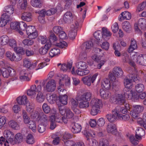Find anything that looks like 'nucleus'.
Wrapping results in <instances>:
<instances>
[{"label":"nucleus","mask_w":146,"mask_h":146,"mask_svg":"<svg viewBox=\"0 0 146 146\" xmlns=\"http://www.w3.org/2000/svg\"><path fill=\"white\" fill-rule=\"evenodd\" d=\"M70 83V78L67 75H64L61 76L60 78L59 81V86L58 88V92L60 93L61 92H63L65 90L64 89L65 84L66 86H69Z\"/></svg>","instance_id":"f257e3e1"},{"label":"nucleus","mask_w":146,"mask_h":146,"mask_svg":"<svg viewBox=\"0 0 146 146\" xmlns=\"http://www.w3.org/2000/svg\"><path fill=\"white\" fill-rule=\"evenodd\" d=\"M139 78L137 74H130L124 80V86L126 88L130 89L132 88V82H138Z\"/></svg>","instance_id":"f03ea898"},{"label":"nucleus","mask_w":146,"mask_h":146,"mask_svg":"<svg viewBox=\"0 0 146 146\" xmlns=\"http://www.w3.org/2000/svg\"><path fill=\"white\" fill-rule=\"evenodd\" d=\"M119 107H116L115 109L112 111L111 114H108L106 115V117L108 121L110 122H114L118 118V112L119 108Z\"/></svg>","instance_id":"7ed1b4c3"},{"label":"nucleus","mask_w":146,"mask_h":146,"mask_svg":"<svg viewBox=\"0 0 146 146\" xmlns=\"http://www.w3.org/2000/svg\"><path fill=\"white\" fill-rule=\"evenodd\" d=\"M78 26V23L77 21H76L74 24L71 25L70 30L68 34L69 37L71 39L73 40L74 39L76 36Z\"/></svg>","instance_id":"20e7f679"},{"label":"nucleus","mask_w":146,"mask_h":146,"mask_svg":"<svg viewBox=\"0 0 146 146\" xmlns=\"http://www.w3.org/2000/svg\"><path fill=\"white\" fill-rule=\"evenodd\" d=\"M56 88V82L53 79H51L46 83L44 88V89L47 92H54Z\"/></svg>","instance_id":"39448f33"},{"label":"nucleus","mask_w":146,"mask_h":146,"mask_svg":"<svg viewBox=\"0 0 146 146\" xmlns=\"http://www.w3.org/2000/svg\"><path fill=\"white\" fill-rule=\"evenodd\" d=\"M124 95L129 100L135 101L139 98V95L136 93L133 92L132 90H127L124 92Z\"/></svg>","instance_id":"423d86ee"},{"label":"nucleus","mask_w":146,"mask_h":146,"mask_svg":"<svg viewBox=\"0 0 146 146\" xmlns=\"http://www.w3.org/2000/svg\"><path fill=\"white\" fill-rule=\"evenodd\" d=\"M42 87L40 85L37 87L34 85L31 86L30 89L27 91V95L30 96H32L36 94V92H40L41 90Z\"/></svg>","instance_id":"0eeeda50"},{"label":"nucleus","mask_w":146,"mask_h":146,"mask_svg":"<svg viewBox=\"0 0 146 146\" xmlns=\"http://www.w3.org/2000/svg\"><path fill=\"white\" fill-rule=\"evenodd\" d=\"M74 16L71 12L67 11L64 14L63 19L65 23L69 24L73 21Z\"/></svg>","instance_id":"6e6552de"},{"label":"nucleus","mask_w":146,"mask_h":146,"mask_svg":"<svg viewBox=\"0 0 146 146\" xmlns=\"http://www.w3.org/2000/svg\"><path fill=\"white\" fill-rule=\"evenodd\" d=\"M29 74L27 70H22L19 72V78L22 81H29V78L28 77Z\"/></svg>","instance_id":"1a4fd4ad"},{"label":"nucleus","mask_w":146,"mask_h":146,"mask_svg":"<svg viewBox=\"0 0 146 146\" xmlns=\"http://www.w3.org/2000/svg\"><path fill=\"white\" fill-rule=\"evenodd\" d=\"M99 92L101 97L104 100L108 99L111 96V94L110 92L103 88L100 89Z\"/></svg>","instance_id":"9d476101"},{"label":"nucleus","mask_w":146,"mask_h":146,"mask_svg":"<svg viewBox=\"0 0 146 146\" xmlns=\"http://www.w3.org/2000/svg\"><path fill=\"white\" fill-rule=\"evenodd\" d=\"M111 35V33L107 28L103 27L102 29V38L104 40H109Z\"/></svg>","instance_id":"9b49d317"},{"label":"nucleus","mask_w":146,"mask_h":146,"mask_svg":"<svg viewBox=\"0 0 146 146\" xmlns=\"http://www.w3.org/2000/svg\"><path fill=\"white\" fill-rule=\"evenodd\" d=\"M102 105V100L98 99H93L91 101L90 106L100 109Z\"/></svg>","instance_id":"f8f14e48"},{"label":"nucleus","mask_w":146,"mask_h":146,"mask_svg":"<svg viewBox=\"0 0 146 146\" xmlns=\"http://www.w3.org/2000/svg\"><path fill=\"white\" fill-rule=\"evenodd\" d=\"M136 62L142 66H146V55L141 54L136 59Z\"/></svg>","instance_id":"ddd939ff"},{"label":"nucleus","mask_w":146,"mask_h":146,"mask_svg":"<svg viewBox=\"0 0 146 146\" xmlns=\"http://www.w3.org/2000/svg\"><path fill=\"white\" fill-rule=\"evenodd\" d=\"M93 45V43L91 41H88L84 43L82 46L83 51L85 52H88L92 47Z\"/></svg>","instance_id":"4468645a"},{"label":"nucleus","mask_w":146,"mask_h":146,"mask_svg":"<svg viewBox=\"0 0 146 146\" xmlns=\"http://www.w3.org/2000/svg\"><path fill=\"white\" fill-rule=\"evenodd\" d=\"M106 129L108 133L113 134H115L117 133L116 126L113 123L108 124L107 126Z\"/></svg>","instance_id":"2eb2a0df"},{"label":"nucleus","mask_w":146,"mask_h":146,"mask_svg":"<svg viewBox=\"0 0 146 146\" xmlns=\"http://www.w3.org/2000/svg\"><path fill=\"white\" fill-rule=\"evenodd\" d=\"M51 46V43L48 42L46 44L44 47L40 48L39 49V52L40 54L43 55L46 54Z\"/></svg>","instance_id":"dca6fc26"},{"label":"nucleus","mask_w":146,"mask_h":146,"mask_svg":"<svg viewBox=\"0 0 146 146\" xmlns=\"http://www.w3.org/2000/svg\"><path fill=\"white\" fill-rule=\"evenodd\" d=\"M21 18L24 21L28 22L31 21L32 20V15L29 12H24L21 15Z\"/></svg>","instance_id":"f3484780"},{"label":"nucleus","mask_w":146,"mask_h":146,"mask_svg":"<svg viewBox=\"0 0 146 146\" xmlns=\"http://www.w3.org/2000/svg\"><path fill=\"white\" fill-rule=\"evenodd\" d=\"M72 126L71 130L74 133H77L80 132L82 129L81 126L80 125L74 123L72 124Z\"/></svg>","instance_id":"a211bd4d"},{"label":"nucleus","mask_w":146,"mask_h":146,"mask_svg":"<svg viewBox=\"0 0 146 146\" xmlns=\"http://www.w3.org/2000/svg\"><path fill=\"white\" fill-rule=\"evenodd\" d=\"M23 138V136L21 133H17L15 136L14 140L13 138L12 141H11V144L13 145L15 144L21 143L22 141Z\"/></svg>","instance_id":"6ab92c4d"},{"label":"nucleus","mask_w":146,"mask_h":146,"mask_svg":"<svg viewBox=\"0 0 146 146\" xmlns=\"http://www.w3.org/2000/svg\"><path fill=\"white\" fill-rule=\"evenodd\" d=\"M112 72L117 77L122 76L123 74L122 69L120 67L117 66L113 68Z\"/></svg>","instance_id":"aec40b11"},{"label":"nucleus","mask_w":146,"mask_h":146,"mask_svg":"<svg viewBox=\"0 0 146 146\" xmlns=\"http://www.w3.org/2000/svg\"><path fill=\"white\" fill-rule=\"evenodd\" d=\"M4 134L5 136L7 137V139L11 144V141H12L14 138V134L11 131L8 130H6L4 131Z\"/></svg>","instance_id":"412c9836"},{"label":"nucleus","mask_w":146,"mask_h":146,"mask_svg":"<svg viewBox=\"0 0 146 146\" xmlns=\"http://www.w3.org/2000/svg\"><path fill=\"white\" fill-rule=\"evenodd\" d=\"M125 97L123 95L118 94L116 96L115 102L117 104L120 105L123 104L125 102Z\"/></svg>","instance_id":"4be33fe9"},{"label":"nucleus","mask_w":146,"mask_h":146,"mask_svg":"<svg viewBox=\"0 0 146 146\" xmlns=\"http://www.w3.org/2000/svg\"><path fill=\"white\" fill-rule=\"evenodd\" d=\"M137 48V44L135 40L133 38L131 39L130 45L127 50L128 52L129 53H131L136 49Z\"/></svg>","instance_id":"5701e85b"},{"label":"nucleus","mask_w":146,"mask_h":146,"mask_svg":"<svg viewBox=\"0 0 146 146\" xmlns=\"http://www.w3.org/2000/svg\"><path fill=\"white\" fill-rule=\"evenodd\" d=\"M46 97L48 101L51 104H54L57 99L56 95L54 94H47Z\"/></svg>","instance_id":"b1692460"},{"label":"nucleus","mask_w":146,"mask_h":146,"mask_svg":"<svg viewBox=\"0 0 146 146\" xmlns=\"http://www.w3.org/2000/svg\"><path fill=\"white\" fill-rule=\"evenodd\" d=\"M135 137L138 139H140L141 137L145 135V131L142 128H138L135 131Z\"/></svg>","instance_id":"393cba45"},{"label":"nucleus","mask_w":146,"mask_h":146,"mask_svg":"<svg viewBox=\"0 0 146 146\" xmlns=\"http://www.w3.org/2000/svg\"><path fill=\"white\" fill-rule=\"evenodd\" d=\"M60 53V50L58 48L55 47L51 49L49 53V56L51 58L58 56Z\"/></svg>","instance_id":"a878e982"},{"label":"nucleus","mask_w":146,"mask_h":146,"mask_svg":"<svg viewBox=\"0 0 146 146\" xmlns=\"http://www.w3.org/2000/svg\"><path fill=\"white\" fill-rule=\"evenodd\" d=\"M8 125L10 127L14 130H18L20 128L19 124L13 120L10 121L8 123Z\"/></svg>","instance_id":"bb28decb"},{"label":"nucleus","mask_w":146,"mask_h":146,"mask_svg":"<svg viewBox=\"0 0 146 146\" xmlns=\"http://www.w3.org/2000/svg\"><path fill=\"white\" fill-rule=\"evenodd\" d=\"M138 123L141 127H143L146 130V113L144 114L143 119L141 118H138L137 120Z\"/></svg>","instance_id":"cd10ccee"},{"label":"nucleus","mask_w":146,"mask_h":146,"mask_svg":"<svg viewBox=\"0 0 146 146\" xmlns=\"http://www.w3.org/2000/svg\"><path fill=\"white\" fill-rule=\"evenodd\" d=\"M122 27L124 31L127 33H129L131 31V27L128 21H124L122 23Z\"/></svg>","instance_id":"c85d7f7f"},{"label":"nucleus","mask_w":146,"mask_h":146,"mask_svg":"<svg viewBox=\"0 0 146 146\" xmlns=\"http://www.w3.org/2000/svg\"><path fill=\"white\" fill-rule=\"evenodd\" d=\"M76 66L78 69L81 70L86 69L88 67V65L86 63L82 61L76 62Z\"/></svg>","instance_id":"c756f323"},{"label":"nucleus","mask_w":146,"mask_h":146,"mask_svg":"<svg viewBox=\"0 0 146 146\" xmlns=\"http://www.w3.org/2000/svg\"><path fill=\"white\" fill-rule=\"evenodd\" d=\"M72 67V62L70 61L68 62L67 64H63L61 66V70L64 71L67 70L69 71Z\"/></svg>","instance_id":"7c9ffc66"},{"label":"nucleus","mask_w":146,"mask_h":146,"mask_svg":"<svg viewBox=\"0 0 146 146\" xmlns=\"http://www.w3.org/2000/svg\"><path fill=\"white\" fill-rule=\"evenodd\" d=\"M112 82H110L109 80L106 78L104 79V82H102V85L104 87L107 89H109L111 88H113L112 87Z\"/></svg>","instance_id":"2f4dec72"},{"label":"nucleus","mask_w":146,"mask_h":146,"mask_svg":"<svg viewBox=\"0 0 146 146\" xmlns=\"http://www.w3.org/2000/svg\"><path fill=\"white\" fill-rule=\"evenodd\" d=\"M27 98L26 96H23L21 97L19 96L17 98V100L18 103L20 105L26 104L28 103Z\"/></svg>","instance_id":"473e14b6"},{"label":"nucleus","mask_w":146,"mask_h":146,"mask_svg":"<svg viewBox=\"0 0 146 146\" xmlns=\"http://www.w3.org/2000/svg\"><path fill=\"white\" fill-rule=\"evenodd\" d=\"M31 5L33 7L40 8L42 6V2L41 0H31Z\"/></svg>","instance_id":"72a5a7b5"},{"label":"nucleus","mask_w":146,"mask_h":146,"mask_svg":"<svg viewBox=\"0 0 146 146\" xmlns=\"http://www.w3.org/2000/svg\"><path fill=\"white\" fill-rule=\"evenodd\" d=\"M26 108L27 112L31 113L34 110L35 104L33 103L28 102L26 103Z\"/></svg>","instance_id":"f704fd0d"},{"label":"nucleus","mask_w":146,"mask_h":146,"mask_svg":"<svg viewBox=\"0 0 146 146\" xmlns=\"http://www.w3.org/2000/svg\"><path fill=\"white\" fill-rule=\"evenodd\" d=\"M22 115L23 121L24 123L25 124H28L32 120H31L30 117L27 114V113L25 110L22 111Z\"/></svg>","instance_id":"c9c22d12"},{"label":"nucleus","mask_w":146,"mask_h":146,"mask_svg":"<svg viewBox=\"0 0 146 146\" xmlns=\"http://www.w3.org/2000/svg\"><path fill=\"white\" fill-rule=\"evenodd\" d=\"M92 94L90 92H87L84 94L81 97V99L83 101H88L91 98Z\"/></svg>","instance_id":"e433bc0d"},{"label":"nucleus","mask_w":146,"mask_h":146,"mask_svg":"<svg viewBox=\"0 0 146 146\" xmlns=\"http://www.w3.org/2000/svg\"><path fill=\"white\" fill-rule=\"evenodd\" d=\"M120 15L121 16L120 19L122 20L123 19H125L127 20L130 19L131 18V15L129 12L127 11H125L122 12Z\"/></svg>","instance_id":"4c0bfd02"},{"label":"nucleus","mask_w":146,"mask_h":146,"mask_svg":"<svg viewBox=\"0 0 146 146\" xmlns=\"http://www.w3.org/2000/svg\"><path fill=\"white\" fill-rule=\"evenodd\" d=\"M9 38L6 35H3L0 37V45L4 46L6 45L9 41Z\"/></svg>","instance_id":"58836bf2"},{"label":"nucleus","mask_w":146,"mask_h":146,"mask_svg":"<svg viewBox=\"0 0 146 146\" xmlns=\"http://www.w3.org/2000/svg\"><path fill=\"white\" fill-rule=\"evenodd\" d=\"M38 92L35 98L36 100L38 102L42 103L44 101L45 99L44 96L40 92Z\"/></svg>","instance_id":"ea45409f"},{"label":"nucleus","mask_w":146,"mask_h":146,"mask_svg":"<svg viewBox=\"0 0 146 146\" xmlns=\"http://www.w3.org/2000/svg\"><path fill=\"white\" fill-rule=\"evenodd\" d=\"M113 48L115 50L114 54L116 56L119 57L121 56V54L118 50L120 49V45L118 43H115L113 44Z\"/></svg>","instance_id":"a19ab883"},{"label":"nucleus","mask_w":146,"mask_h":146,"mask_svg":"<svg viewBox=\"0 0 146 146\" xmlns=\"http://www.w3.org/2000/svg\"><path fill=\"white\" fill-rule=\"evenodd\" d=\"M5 10L6 13L10 15L13 13L14 8L13 5H8L5 7Z\"/></svg>","instance_id":"79ce46f5"},{"label":"nucleus","mask_w":146,"mask_h":146,"mask_svg":"<svg viewBox=\"0 0 146 146\" xmlns=\"http://www.w3.org/2000/svg\"><path fill=\"white\" fill-rule=\"evenodd\" d=\"M145 9H146V0L138 5L136 9V12L138 13L139 12Z\"/></svg>","instance_id":"37998d69"},{"label":"nucleus","mask_w":146,"mask_h":146,"mask_svg":"<svg viewBox=\"0 0 146 146\" xmlns=\"http://www.w3.org/2000/svg\"><path fill=\"white\" fill-rule=\"evenodd\" d=\"M138 24L139 26L142 29H144L146 25V20L143 18L139 19L138 21Z\"/></svg>","instance_id":"c03bdc74"},{"label":"nucleus","mask_w":146,"mask_h":146,"mask_svg":"<svg viewBox=\"0 0 146 146\" xmlns=\"http://www.w3.org/2000/svg\"><path fill=\"white\" fill-rule=\"evenodd\" d=\"M26 141L27 143L29 144L34 143L35 140L33 135L31 134H28L26 137Z\"/></svg>","instance_id":"a18cd8bd"},{"label":"nucleus","mask_w":146,"mask_h":146,"mask_svg":"<svg viewBox=\"0 0 146 146\" xmlns=\"http://www.w3.org/2000/svg\"><path fill=\"white\" fill-rule=\"evenodd\" d=\"M90 72V70L87 69H84L83 70H77L76 73L77 75L81 76H85L89 74Z\"/></svg>","instance_id":"49530a36"},{"label":"nucleus","mask_w":146,"mask_h":146,"mask_svg":"<svg viewBox=\"0 0 146 146\" xmlns=\"http://www.w3.org/2000/svg\"><path fill=\"white\" fill-rule=\"evenodd\" d=\"M91 77L89 76L82 78V80L84 83L88 86H90L91 85Z\"/></svg>","instance_id":"de8ad7c7"},{"label":"nucleus","mask_w":146,"mask_h":146,"mask_svg":"<svg viewBox=\"0 0 146 146\" xmlns=\"http://www.w3.org/2000/svg\"><path fill=\"white\" fill-rule=\"evenodd\" d=\"M67 98L68 96L66 95H60L59 96V100L62 104L66 105L67 104Z\"/></svg>","instance_id":"09e8293b"},{"label":"nucleus","mask_w":146,"mask_h":146,"mask_svg":"<svg viewBox=\"0 0 146 146\" xmlns=\"http://www.w3.org/2000/svg\"><path fill=\"white\" fill-rule=\"evenodd\" d=\"M48 119V117L43 112H41L39 118L38 119V122L43 123L46 121Z\"/></svg>","instance_id":"8fccbe9b"},{"label":"nucleus","mask_w":146,"mask_h":146,"mask_svg":"<svg viewBox=\"0 0 146 146\" xmlns=\"http://www.w3.org/2000/svg\"><path fill=\"white\" fill-rule=\"evenodd\" d=\"M109 77L111 80V82H112V87L113 88V87L115 86H116V82L115 80H116L115 77L116 76L113 74V73H110L109 75Z\"/></svg>","instance_id":"3c124183"},{"label":"nucleus","mask_w":146,"mask_h":146,"mask_svg":"<svg viewBox=\"0 0 146 146\" xmlns=\"http://www.w3.org/2000/svg\"><path fill=\"white\" fill-rule=\"evenodd\" d=\"M78 106L81 108H87L89 106V103L88 101H83L81 99V101L79 104Z\"/></svg>","instance_id":"603ef678"},{"label":"nucleus","mask_w":146,"mask_h":146,"mask_svg":"<svg viewBox=\"0 0 146 146\" xmlns=\"http://www.w3.org/2000/svg\"><path fill=\"white\" fill-rule=\"evenodd\" d=\"M1 73L3 77L5 78H8L9 76V67L7 68H3L1 70Z\"/></svg>","instance_id":"864d4df0"},{"label":"nucleus","mask_w":146,"mask_h":146,"mask_svg":"<svg viewBox=\"0 0 146 146\" xmlns=\"http://www.w3.org/2000/svg\"><path fill=\"white\" fill-rule=\"evenodd\" d=\"M21 54H17L16 53L15 54L13 55V57L11 58V61H18L20 60L22 58Z\"/></svg>","instance_id":"5fc2aeb1"},{"label":"nucleus","mask_w":146,"mask_h":146,"mask_svg":"<svg viewBox=\"0 0 146 146\" xmlns=\"http://www.w3.org/2000/svg\"><path fill=\"white\" fill-rule=\"evenodd\" d=\"M12 77L10 78L9 80H7L6 83L7 84H11L15 82L18 80V77L17 75L13 76H11Z\"/></svg>","instance_id":"6e6d98bb"},{"label":"nucleus","mask_w":146,"mask_h":146,"mask_svg":"<svg viewBox=\"0 0 146 146\" xmlns=\"http://www.w3.org/2000/svg\"><path fill=\"white\" fill-rule=\"evenodd\" d=\"M38 40L39 42L44 44L47 42V37L45 36H39L38 38Z\"/></svg>","instance_id":"4d7b16f0"},{"label":"nucleus","mask_w":146,"mask_h":146,"mask_svg":"<svg viewBox=\"0 0 146 146\" xmlns=\"http://www.w3.org/2000/svg\"><path fill=\"white\" fill-rule=\"evenodd\" d=\"M130 117L128 114H125L123 115L121 114H118V119L124 121H127L129 119Z\"/></svg>","instance_id":"13d9d810"},{"label":"nucleus","mask_w":146,"mask_h":146,"mask_svg":"<svg viewBox=\"0 0 146 146\" xmlns=\"http://www.w3.org/2000/svg\"><path fill=\"white\" fill-rule=\"evenodd\" d=\"M135 88L137 92L138 93H141L143 90L144 86L143 84H139L135 86Z\"/></svg>","instance_id":"bf43d9fd"},{"label":"nucleus","mask_w":146,"mask_h":146,"mask_svg":"<svg viewBox=\"0 0 146 146\" xmlns=\"http://www.w3.org/2000/svg\"><path fill=\"white\" fill-rule=\"evenodd\" d=\"M27 125L30 129L32 130L33 131H36V127L35 122L32 120Z\"/></svg>","instance_id":"052dcab7"},{"label":"nucleus","mask_w":146,"mask_h":146,"mask_svg":"<svg viewBox=\"0 0 146 146\" xmlns=\"http://www.w3.org/2000/svg\"><path fill=\"white\" fill-rule=\"evenodd\" d=\"M94 37L97 39V44H99L100 42H102V40H100V38L101 37V35L100 34V32L99 31H97L95 32L94 34Z\"/></svg>","instance_id":"680f3d73"},{"label":"nucleus","mask_w":146,"mask_h":146,"mask_svg":"<svg viewBox=\"0 0 146 146\" xmlns=\"http://www.w3.org/2000/svg\"><path fill=\"white\" fill-rule=\"evenodd\" d=\"M42 109L44 112L46 113H48L50 112V106H48L46 103L43 104L42 106Z\"/></svg>","instance_id":"e2e57ef3"},{"label":"nucleus","mask_w":146,"mask_h":146,"mask_svg":"<svg viewBox=\"0 0 146 146\" xmlns=\"http://www.w3.org/2000/svg\"><path fill=\"white\" fill-rule=\"evenodd\" d=\"M28 37L30 39H33L36 38L37 37L38 35V32L37 30L31 33V34L29 33L27 35Z\"/></svg>","instance_id":"0e129e2a"},{"label":"nucleus","mask_w":146,"mask_h":146,"mask_svg":"<svg viewBox=\"0 0 146 146\" xmlns=\"http://www.w3.org/2000/svg\"><path fill=\"white\" fill-rule=\"evenodd\" d=\"M1 19L7 23H8L10 21H11V20L9 16L7 13L3 14L1 15Z\"/></svg>","instance_id":"69168bd1"},{"label":"nucleus","mask_w":146,"mask_h":146,"mask_svg":"<svg viewBox=\"0 0 146 146\" xmlns=\"http://www.w3.org/2000/svg\"><path fill=\"white\" fill-rule=\"evenodd\" d=\"M46 126L44 123H40L39 124L38 130L40 133H42L44 132L46 130Z\"/></svg>","instance_id":"338daca9"},{"label":"nucleus","mask_w":146,"mask_h":146,"mask_svg":"<svg viewBox=\"0 0 146 146\" xmlns=\"http://www.w3.org/2000/svg\"><path fill=\"white\" fill-rule=\"evenodd\" d=\"M37 30L35 27L33 26H29L26 28V32L27 35L33 31Z\"/></svg>","instance_id":"774afa93"}]
</instances>
